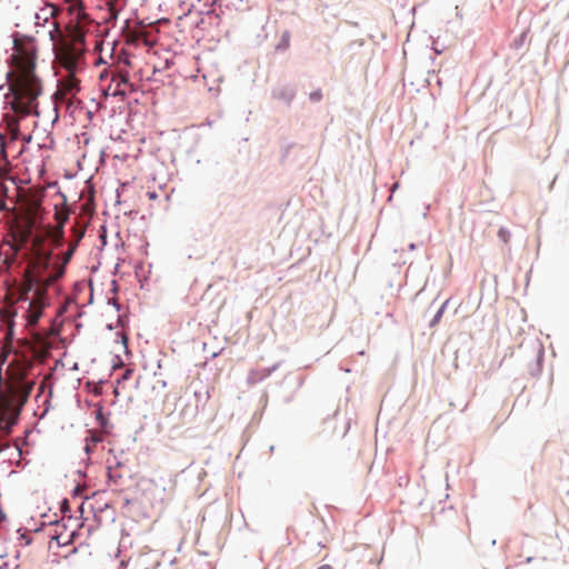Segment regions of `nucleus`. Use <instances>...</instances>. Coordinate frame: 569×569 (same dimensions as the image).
I'll return each instance as SVG.
<instances>
[{"label":"nucleus","mask_w":569,"mask_h":569,"mask_svg":"<svg viewBox=\"0 0 569 569\" xmlns=\"http://www.w3.org/2000/svg\"><path fill=\"white\" fill-rule=\"evenodd\" d=\"M84 234V228L76 224L72 228V240L61 254L53 256L51 251H42V237L32 239L33 258L29 263L26 280L20 289L18 302L27 303L24 318L28 327L38 323L43 309L49 306L48 289L64 276L66 266L70 262L79 242Z\"/></svg>","instance_id":"nucleus-1"},{"label":"nucleus","mask_w":569,"mask_h":569,"mask_svg":"<svg viewBox=\"0 0 569 569\" xmlns=\"http://www.w3.org/2000/svg\"><path fill=\"white\" fill-rule=\"evenodd\" d=\"M51 333L33 332L31 340H19L13 349L6 378L0 376V426L12 430L17 425L23 406L33 389L34 382L28 380V373L37 359L44 358L51 348Z\"/></svg>","instance_id":"nucleus-2"},{"label":"nucleus","mask_w":569,"mask_h":569,"mask_svg":"<svg viewBox=\"0 0 569 569\" xmlns=\"http://www.w3.org/2000/svg\"><path fill=\"white\" fill-rule=\"evenodd\" d=\"M11 60L12 70L8 73L9 91L6 94V103L13 114H6V121L12 136L17 137L19 119L38 114V98L42 93L41 80L36 74L34 42L14 40Z\"/></svg>","instance_id":"nucleus-3"},{"label":"nucleus","mask_w":569,"mask_h":569,"mask_svg":"<svg viewBox=\"0 0 569 569\" xmlns=\"http://www.w3.org/2000/svg\"><path fill=\"white\" fill-rule=\"evenodd\" d=\"M70 13L73 16L69 27L68 36L62 37L61 42L70 46L80 47L84 50V38L87 33V24L90 22L88 13L84 11L81 1H76L69 7Z\"/></svg>","instance_id":"nucleus-4"},{"label":"nucleus","mask_w":569,"mask_h":569,"mask_svg":"<svg viewBox=\"0 0 569 569\" xmlns=\"http://www.w3.org/2000/svg\"><path fill=\"white\" fill-rule=\"evenodd\" d=\"M83 53V49L70 46L67 42L59 41L56 46V57L67 71L77 72L80 69Z\"/></svg>","instance_id":"nucleus-5"},{"label":"nucleus","mask_w":569,"mask_h":569,"mask_svg":"<svg viewBox=\"0 0 569 569\" xmlns=\"http://www.w3.org/2000/svg\"><path fill=\"white\" fill-rule=\"evenodd\" d=\"M79 80L76 78V72L67 71V76L60 80V84L56 93L66 96L70 92H79Z\"/></svg>","instance_id":"nucleus-6"},{"label":"nucleus","mask_w":569,"mask_h":569,"mask_svg":"<svg viewBox=\"0 0 569 569\" xmlns=\"http://www.w3.org/2000/svg\"><path fill=\"white\" fill-rule=\"evenodd\" d=\"M56 216L57 219H59V226L54 230L50 231V237L54 243V247L59 248L62 246L63 241V223L67 220V216L64 214L63 217H60V213H57Z\"/></svg>","instance_id":"nucleus-7"},{"label":"nucleus","mask_w":569,"mask_h":569,"mask_svg":"<svg viewBox=\"0 0 569 569\" xmlns=\"http://www.w3.org/2000/svg\"><path fill=\"white\" fill-rule=\"evenodd\" d=\"M122 468V465L118 461L114 465L108 466V478L116 486L120 485L124 477Z\"/></svg>","instance_id":"nucleus-8"},{"label":"nucleus","mask_w":569,"mask_h":569,"mask_svg":"<svg viewBox=\"0 0 569 569\" xmlns=\"http://www.w3.org/2000/svg\"><path fill=\"white\" fill-rule=\"evenodd\" d=\"M78 92H70L69 94H58L56 93V99L58 103H66L68 109L77 108L80 104V100L77 98Z\"/></svg>","instance_id":"nucleus-9"},{"label":"nucleus","mask_w":569,"mask_h":569,"mask_svg":"<svg viewBox=\"0 0 569 569\" xmlns=\"http://www.w3.org/2000/svg\"><path fill=\"white\" fill-rule=\"evenodd\" d=\"M13 353V347H12V330L10 329L9 332L6 336L3 346L1 348L0 352V361L1 363H4L9 357L10 353Z\"/></svg>","instance_id":"nucleus-10"},{"label":"nucleus","mask_w":569,"mask_h":569,"mask_svg":"<svg viewBox=\"0 0 569 569\" xmlns=\"http://www.w3.org/2000/svg\"><path fill=\"white\" fill-rule=\"evenodd\" d=\"M30 230L23 229L13 234V249L19 251L29 240Z\"/></svg>","instance_id":"nucleus-11"},{"label":"nucleus","mask_w":569,"mask_h":569,"mask_svg":"<svg viewBox=\"0 0 569 569\" xmlns=\"http://www.w3.org/2000/svg\"><path fill=\"white\" fill-rule=\"evenodd\" d=\"M12 430H7L0 426V451L9 447L8 442H2L3 439L11 435Z\"/></svg>","instance_id":"nucleus-12"},{"label":"nucleus","mask_w":569,"mask_h":569,"mask_svg":"<svg viewBox=\"0 0 569 569\" xmlns=\"http://www.w3.org/2000/svg\"><path fill=\"white\" fill-rule=\"evenodd\" d=\"M130 41L131 42H139V41H143V43L146 46H150L151 43L149 42V40L147 39V36L144 32H139V33H133L132 36H130Z\"/></svg>","instance_id":"nucleus-13"},{"label":"nucleus","mask_w":569,"mask_h":569,"mask_svg":"<svg viewBox=\"0 0 569 569\" xmlns=\"http://www.w3.org/2000/svg\"><path fill=\"white\" fill-rule=\"evenodd\" d=\"M498 237L499 239L503 242V243H509L510 241V238H511V234L509 232L508 229L501 227L499 230H498Z\"/></svg>","instance_id":"nucleus-14"},{"label":"nucleus","mask_w":569,"mask_h":569,"mask_svg":"<svg viewBox=\"0 0 569 569\" xmlns=\"http://www.w3.org/2000/svg\"><path fill=\"white\" fill-rule=\"evenodd\" d=\"M309 99L312 102H319L322 99V91L321 89H317L309 94Z\"/></svg>","instance_id":"nucleus-15"},{"label":"nucleus","mask_w":569,"mask_h":569,"mask_svg":"<svg viewBox=\"0 0 569 569\" xmlns=\"http://www.w3.org/2000/svg\"><path fill=\"white\" fill-rule=\"evenodd\" d=\"M289 42H290L289 34L286 33V34H283L281 42L278 44V48H282L286 50L289 48Z\"/></svg>","instance_id":"nucleus-16"},{"label":"nucleus","mask_w":569,"mask_h":569,"mask_svg":"<svg viewBox=\"0 0 569 569\" xmlns=\"http://www.w3.org/2000/svg\"><path fill=\"white\" fill-rule=\"evenodd\" d=\"M445 307H446V303L438 310V312L436 313V316L433 317V319L431 321V326H435L436 323H438L440 321L443 310H445Z\"/></svg>","instance_id":"nucleus-17"},{"label":"nucleus","mask_w":569,"mask_h":569,"mask_svg":"<svg viewBox=\"0 0 569 569\" xmlns=\"http://www.w3.org/2000/svg\"><path fill=\"white\" fill-rule=\"evenodd\" d=\"M130 373H131V370H127V371L123 373L122 379H128V378H129V376H130Z\"/></svg>","instance_id":"nucleus-18"},{"label":"nucleus","mask_w":569,"mask_h":569,"mask_svg":"<svg viewBox=\"0 0 569 569\" xmlns=\"http://www.w3.org/2000/svg\"><path fill=\"white\" fill-rule=\"evenodd\" d=\"M53 539H56V540H57V543H58V545H64V543H66V542H61V541H60V538H59L58 536H57V537H53Z\"/></svg>","instance_id":"nucleus-19"},{"label":"nucleus","mask_w":569,"mask_h":569,"mask_svg":"<svg viewBox=\"0 0 569 569\" xmlns=\"http://www.w3.org/2000/svg\"><path fill=\"white\" fill-rule=\"evenodd\" d=\"M318 569H332L329 565H323L321 567H319Z\"/></svg>","instance_id":"nucleus-20"}]
</instances>
